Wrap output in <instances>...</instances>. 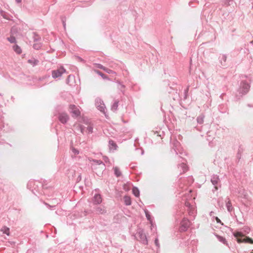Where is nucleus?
Instances as JSON below:
<instances>
[{
  "label": "nucleus",
  "instance_id": "obj_1",
  "mask_svg": "<svg viewBox=\"0 0 253 253\" xmlns=\"http://www.w3.org/2000/svg\"><path fill=\"white\" fill-rule=\"evenodd\" d=\"M250 88V85L247 81H242L236 95V100H239L243 96L249 92Z\"/></svg>",
  "mask_w": 253,
  "mask_h": 253
},
{
  "label": "nucleus",
  "instance_id": "obj_2",
  "mask_svg": "<svg viewBox=\"0 0 253 253\" xmlns=\"http://www.w3.org/2000/svg\"><path fill=\"white\" fill-rule=\"evenodd\" d=\"M137 240L139 241L142 244L147 245H148V240L145 234L144 233L143 230L139 229L137 233Z\"/></svg>",
  "mask_w": 253,
  "mask_h": 253
},
{
  "label": "nucleus",
  "instance_id": "obj_3",
  "mask_svg": "<svg viewBox=\"0 0 253 253\" xmlns=\"http://www.w3.org/2000/svg\"><path fill=\"white\" fill-rule=\"evenodd\" d=\"M66 72V69L61 66L56 70H52L51 71V76L53 79H56L60 77L63 73Z\"/></svg>",
  "mask_w": 253,
  "mask_h": 253
},
{
  "label": "nucleus",
  "instance_id": "obj_4",
  "mask_svg": "<svg viewBox=\"0 0 253 253\" xmlns=\"http://www.w3.org/2000/svg\"><path fill=\"white\" fill-rule=\"evenodd\" d=\"M211 181L214 186L215 191L218 189V186L220 187V180L218 175L213 174L211 177Z\"/></svg>",
  "mask_w": 253,
  "mask_h": 253
},
{
  "label": "nucleus",
  "instance_id": "obj_5",
  "mask_svg": "<svg viewBox=\"0 0 253 253\" xmlns=\"http://www.w3.org/2000/svg\"><path fill=\"white\" fill-rule=\"evenodd\" d=\"M189 226V220L186 218H184L182 221L181 222L179 230L180 232H185L187 230Z\"/></svg>",
  "mask_w": 253,
  "mask_h": 253
},
{
  "label": "nucleus",
  "instance_id": "obj_6",
  "mask_svg": "<svg viewBox=\"0 0 253 253\" xmlns=\"http://www.w3.org/2000/svg\"><path fill=\"white\" fill-rule=\"evenodd\" d=\"M95 105L97 108L103 113H105V106L103 101L99 98L95 100Z\"/></svg>",
  "mask_w": 253,
  "mask_h": 253
},
{
  "label": "nucleus",
  "instance_id": "obj_7",
  "mask_svg": "<svg viewBox=\"0 0 253 253\" xmlns=\"http://www.w3.org/2000/svg\"><path fill=\"white\" fill-rule=\"evenodd\" d=\"M69 111L72 114V117H77L80 116L81 113L79 109L75 105H70L69 106Z\"/></svg>",
  "mask_w": 253,
  "mask_h": 253
},
{
  "label": "nucleus",
  "instance_id": "obj_8",
  "mask_svg": "<svg viewBox=\"0 0 253 253\" xmlns=\"http://www.w3.org/2000/svg\"><path fill=\"white\" fill-rule=\"evenodd\" d=\"M58 118L61 123L65 124L68 121L69 117L66 113H60L58 114Z\"/></svg>",
  "mask_w": 253,
  "mask_h": 253
},
{
  "label": "nucleus",
  "instance_id": "obj_9",
  "mask_svg": "<svg viewBox=\"0 0 253 253\" xmlns=\"http://www.w3.org/2000/svg\"><path fill=\"white\" fill-rule=\"evenodd\" d=\"M94 211L97 214H103L106 213L105 207L102 205L97 206L94 208Z\"/></svg>",
  "mask_w": 253,
  "mask_h": 253
},
{
  "label": "nucleus",
  "instance_id": "obj_10",
  "mask_svg": "<svg viewBox=\"0 0 253 253\" xmlns=\"http://www.w3.org/2000/svg\"><path fill=\"white\" fill-rule=\"evenodd\" d=\"M102 201V198L101 195L99 193H95L92 198V202L94 205H99Z\"/></svg>",
  "mask_w": 253,
  "mask_h": 253
},
{
  "label": "nucleus",
  "instance_id": "obj_11",
  "mask_svg": "<svg viewBox=\"0 0 253 253\" xmlns=\"http://www.w3.org/2000/svg\"><path fill=\"white\" fill-rule=\"evenodd\" d=\"M238 243H249L251 244H253V240L249 237H246L244 239H238Z\"/></svg>",
  "mask_w": 253,
  "mask_h": 253
},
{
  "label": "nucleus",
  "instance_id": "obj_12",
  "mask_svg": "<svg viewBox=\"0 0 253 253\" xmlns=\"http://www.w3.org/2000/svg\"><path fill=\"white\" fill-rule=\"evenodd\" d=\"M178 168L180 169V174L185 172L188 169L187 165L183 162L180 164L178 165Z\"/></svg>",
  "mask_w": 253,
  "mask_h": 253
},
{
  "label": "nucleus",
  "instance_id": "obj_13",
  "mask_svg": "<svg viewBox=\"0 0 253 253\" xmlns=\"http://www.w3.org/2000/svg\"><path fill=\"white\" fill-rule=\"evenodd\" d=\"M219 59L221 65L223 66L226 65V62L227 60V56L225 54L220 55L219 57Z\"/></svg>",
  "mask_w": 253,
  "mask_h": 253
},
{
  "label": "nucleus",
  "instance_id": "obj_14",
  "mask_svg": "<svg viewBox=\"0 0 253 253\" xmlns=\"http://www.w3.org/2000/svg\"><path fill=\"white\" fill-rule=\"evenodd\" d=\"M173 146L174 147L173 148L176 154L177 155L178 152H179L180 143L178 141L175 140L174 141Z\"/></svg>",
  "mask_w": 253,
  "mask_h": 253
},
{
  "label": "nucleus",
  "instance_id": "obj_15",
  "mask_svg": "<svg viewBox=\"0 0 253 253\" xmlns=\"http://www.w3.org/2000/svg\"><path fill=\"white\" fill-rule=\"evenodd\" d=\"M119 102V101L118 100H115L114 101L113 103L111 105V109L112 111L116 112L117 110L118 107Z\"/></svg>",
  "mask_w": 253,
  "mask_h": 253
},
{
  "label": "nucleus",
  "instance_id": "obj_16",
  "mask_svg": "<svg viewBox=\"0 0 253 253\" xmlns=\"http://www.w3.org/2000/svg\"><path fill=\"white\" fill-rule=\"evenodd\" d=\"M205 115L203 114H201L199 116L197 117L196 120L197 122L199 125H202L203 124L204 122Z\"/></svg>",
  "mask_w": 253,
  "mask_h": 253
},
{
  "label": "nucleus",
  "instance_id": "obj_17",
  "mask_svg": "<svg viewBox=\"0 0 253 253\" xmlns=\"http://www.w3.org/2000/svg\"><path fill=\"white\" fill-rule=\"evenodd\" d=\"M227 200L228 201L226 203V207L227 208V211L229 212H231L233 210V208L229 199L227 198Z\"/></svg>",
  "mask_w": 253,
  "mask_h": 253
},
{
  "label": "nucleus",
  "instance_id": "obj_18",
  "mask_svg": "<svg viewBox=\"0 0 253 253\" xmlns=\"http://www.w3.org/2000/svg\"><path fill=\"white\" fill-rule=\"evenodd\" d=\"M93 162L96 164V165H99L101 166V170H103L105 169V165L103 162L101 160H93Z\"/></svg>",
  "mask_w": 253,
  "mask_h": 253
},
{
  "label": "nucleus",
  "instance_id": "obj_19",
  "mask_svg": "<svg viewBox=\"0 0 253 253\" xmlns=\"http://www.w3.org/2000/svg\"><path fill=\"white\" fill-rule=\"evenodd\" d=\"M124 202L126 206H129L131 204V198L129 196H125L124 197Z\"/></svg>",
  "mask_w": 253,
  "mask_h": 253
},
{
  "label": "nucleus",
  "instance_id": "obj_20",
  "mask_svg": "<svg viewBox=\"0 0 253 253\" xmlns=\"http://www.w3.org/2000/svg\"><path fill=\"white\" fill-rule=\"evenodd\" d=\"M13 49L18 54H20L22 53V49L21 47L17 44H15L13 46Z\"/></svg>",
  "mask_w": 253,
  "mask_h": 253
},
{
  "label": "nucleus",
  "instance_id": "obj_21",
  "mask_svg": "<svg viewBox=\"0 0 253 253\" xmlns=\"http://www.w3.org/2000/svg\"><path fill=\"white\" fill-rule=\"evenodd\" d=\"M28 62L33 65V66H35L37 65L38 63L39 62V60L38 59H36L35 58H32L30 59H29L28 60Z\"/></svg>",
  "mask_w": 253,
  "mask_h": 253
},
{
  "label": "nucleus",
  "instance_id": "obj_22",
  "mask_svg": "<svg viewBox=\"0 0 253 253\" xmlns=\"http://www.w3.org/2000/svg\"><path fill=\"white\" fill-rule=\"evenodd\" d=\"M234 236L237 238V241L238 239H242V237L244 236L243 234L241 232L236 231L233 233Z\"/></svg>",
  "mask_w": 253,
  "mask_h": 253
},
{
  "label": "nucleus",
  "instance_id": "obj_23",
  "mask_svg": "<svg viewBox=\"0 0 253 253\" xmlns=\"http://www.w3.org/2000/svg\"><path fill=\"white\" fill-rule=\"evenodd\" d=\"M94 71L96 74H97L98 75L100 76L103 79L109 80V78L106 75H105V74L102 73L100 71L97 70H94Z\"/></svg>",
  "mask_w": 253,
  "mask_h": 253
},
{
  "label": "nucleus",
  "instance_id": "obj_24",
  "mask_svg": "<svg viewBox=\"0 0 253 253\" xmlns=\"http://www.w3.org/2000/svg\"><path fill=\"white\" fill-rule=\"evenodd\" d=\"M109 147L110 149H116L117 146L113 140H110L109 141Z\"/></svg>",
  "mask_w": 253,
  "mask_h": 253
},
{
  "label": "nucleus",
  "instance_id": "obj_25",
  "mask_svg": "<svg viewBox=\"0 0 253 253\" xmlns=\"http://www.w3.org/2000/svg\"><path fill=\"white\" fill-rule=\"evenodd\" d=\"M233 0H223L222 5L224 6H229L232 4Z\"/></svg>",
  "mask_w": 253,
  "mask_h": 253
},
{
  "label": "nucleus",
  "instance_id": "obj_26",
  "mask_svg": "<svg viewBox=\"0 0 253 253\" xmlns=\"http://www.w3.org/2000/svg\"><path fill=\"white\" fill-rule=\"evenodd\" d=\"M132 193L135 197L139 196V190L137 187H133L132 189Z\"/></svg>",
  "mask_w": 253,
  "mask_h": 253
},
{
  "label": "nucleus",
  "instance_id": "obj_27",
  "mask_svg": "<svg viewBox=\"0 0 253 253\" xmlns=\"http://www.w3.org/2000/svg\"><path fill=\"white\" fill-rule=\"evenodd\" d=\"M1 231L3 232V233L5 234L8 236L9 235V228L4 226L1 228Z\"/></svg>",
  "mask_w": 253,
  "mask_h": 253
},
{
  "label": "nucleus",
  "instance_id": "obj_28",
  "mask_svg": "<svg viewBox=\"0 0 253 253\" xmlns=\"http://www.w3.org/2000/svg\"><path fill=\"white\" fill-rule=\"evenodd\" d=\"M217 239H218V240L220 242L222 243L224 245H228L227 242L225 238L220 236H217Z\"/></svg>",
  "mask_w": 253,
  "mask_h": 253
},
{
  "label": "nucleus",
  "instance_id": "obj_29",
  "mask_svg": "<svg viewBox=\"0 0 253 253\" xmlns=\"http://www.w3.org/2000/svg\"><path fill=\"white\" fill-rule=\"evenodd\" d=\"M93 132V126L91 125H88L87 127L86 128V133H92Z\"/></svg>",
  "mask_w": 253,
  "mask_h": 253
},
{
  "label": "nucleus",
  "instance_id": "obj_30",
  "mask_svg": "<svg viewBox=\"0 0 253 253\" xmlns=\"http://www.w3.org/2000/svg\"><path fill=\"white\" fill-rule=\"evenodd\" d=\"M7 40L10 42V43H15L16 42V38L14 36H10L9 37H8L7 38Z\"/></svg>",
  "mask_w": 253,
  "mask_h": 253
},
{
  "label": "nucleus",
  "instance_id": "obj_31",
  "mask_svg": "<svg viewBox=\"0 0 253 253\" xmlns=\"http://www.w3.org/2000/svg\"><path fill=\"white\" fill-rule=\"evenodd\" d=\"M114 170L117 177H119L121 175V172L117 167L114 168Z\"/></svg>",
  "mask_w": 253,
  "mask_h": 253
},
{
  "label": "nucleus",
  "instance_id": "obj_32",
  "mask_svg": "<svg viewBox=\"0 0 253 253\" xmlns=\"http://www.w3.org/2000/svg\"><path fill=\"white\" fill-rule=\"evenodd\" d=\"M117 83L118 84V88L121 90L122 92H124L123 88L125 87V85L123 84L120 82L118 81Z\"/></svg>",
  "mask_w": 253,
  "mask_h": 253
},
{
  "label": "nucleus",
  "instance_id": "obj_33",
  "mask_svg": "<svg viewBox=\"0 0 253 253\" xmlns=\"http://www.w3.org/2000/svg\"><path fill=\"white\" fill-rule=\"evenodd\" d=\"M42 46V44L41 43H34L33 44V48L35 49H37V50H38L39 49H40V48Z\"/></svg>",
  "mask_w": 253,
  "mask_h": 253
},
{
  "label": "nucleus",
  "instance_id": "obj_34",
  "mask_svg": "<svg viewBox=\"0 0 253 253\" xmlns=\"http://www.w3.org/2000/svg\"><path fill=\"white\" fill-rule=\"evenodd\" d=\"M104 71L108 74H113L116 75V73L115 71H114L110 69H108L106 67H105Z\"/></svg>",
  "mask_w": 253,
  "mask_h": 253
},
{
  "label": "nucleus",
  "instance_id": "obj_35",
  "mask_svg": "<svg viewBox=\"0 0 253 253\" xmlns=\"http://www.w3.org/2000/svg\"><path fill=\"white\" fill-rule=\"evenodd\" d=\"M79 129L83 134L86 132V128L83 125H80L79 126Z\"/></svg>",
  "mask_w": 253,
  "mask_h": 253
},
{
  "label": "nucleus",
  "instance_id": "obj_36",
  "mask_svg": "<svg viewBox=\"0 0 253 253\" xmlns=\"http://www.w3.org/2000/svg\"><path fill=\"white\" fill-rule=\"evenodd\" d=\"M33 38H34V41H39L40 39H41V38L40 37V36L36 34V33H34V37H33Z\"/></svg>",
  "mask_w": 253,
  "mask_h": 253
},
{
  "label": "nucleus",
  "instance_id": "obj_37",
  "mask_svg": "<svg viewBox=\"0 0 253 253\" xmlns=\"http://www.w3.org/2000/svg\"><path fill=\"white\" fill-rule=\"evenodd\" d=\"M96 67L97 68H98L99 69H102L104 71L105 67L103 66L101 64H99V63L96 64Z\"/></svg>",
  "mask_w": 253,
  "mask_h": 253
},
{
  "label": "nucleus",
  "instance_id": "obj_38",
  "mask_svg": "<svg viewBox=\"0 0 253 253\" xmlns=\"http://www.w3.org/2000/svg\"><path fill=\"white\" fill-rule=\"evenodd\" d=\"M72 151L75 155H78L79 154V151L75 149V148L73 147L72 148Z\"/></svg>",
  "mask_w": 253,
  "mask_h": 253
},
{
  "label": "nucleus",
  "instance_id": "obj_39",
  "mask_svg": "<svg viewBox=\"0 0 253 253\" xmlns=\"http://www.w3.org/2000/svg\"><path fill=\"white\" fill-rule=\"evenodd\" d=\"M1 16L6 19H9L7 15L3 11H1Z\"/></svg>",
  "mask_w": 253,
  "mask_h": 253
},
{
  "label": "nucleus",
  "instance_id": "obj_40",
  "mask_svg": "<svg viewBox=\"0 0 253 253\" xmlns=\"http://www.w3.org/2000/svg\"><path fill=\"white\" fill-rule=\"evenodd\" d=\"M146 216L148 220H150V215L148 213V211H145Z\"/></svg>",
  "mask_w": 253,
  "mask_h": 253
},
{
  "label": "nucleus",
  "instance_id": "obj_41",
  "mask_svg": "<svg viewBox=\"0 0 253 253\" xmlns=\"http://www.w3.org/2000/svg\"><path fill=\"white\" fill-rule=\"evenodd\" d=\"M185 206H186L187 208H188V209H191V208H191V205H190V204L189 202H185Z\"/></svg>",
  "mask_w": 253,
  "mask_h": 253
},
{
  "label": "nucleus",
  "instance_id": "obj_42",
  "mask_svg": "<svg viewBox=\"0 0 253 253\" xmlns=\"http://www.w3.org/2000/svg\"><path fill=\"white\" fill-rule=\"evenodd\" d=\"M43 204L46 206H47V208H48L49 209H51V208L52 207H54V206H50V205H49L48 204H47V203H45L44 202H43Z\"/></svg>",
  "mask_w": 253,
  "mask_h": 253
},
{
  "label": "nucleus",
  "instance_id": "obj_43",
  "mask_svg": "<svg viewBox=\"0 0 253 253\" xmlns=\"http://www.w3.org/2000/svg\"><path fill=\"white\" fill-rule=\"evenodd\" d=\"M250 231V228L249 227H246L244 228V232L246 233H248Z\"/></svg>",
  "mask_w": 253,
  "mask_h": 253
},
{
  "label": "nucleus",
  "instance_id": "obj_44",
  "mask_svg": "<svg viewBox=\"0 0 253 253\" xmlns=\"http://www.w3.org/2000/svg\"><path fill=\"white\" fill-rule=\"evenodd\" d=\"M71 77H72V76H71V75H69V76H68V78H67V79L66 80V83H67V84H69V82H70V81H69V80H70V78H71Z\"/></svg>",
  "mask_w": 253,
  "mask_h": 253
},
{
  "label": "nucleus",
  "instance_id": "obj_45",
  "mask_svg": "<svg viewBox=\"0 0 253 253\" xmlns=\"http://www.w3.org/2000/svg\"><path fill=\"white\" fill-rule=\"evenodd\" d=\"M194 213V209L193 208L190 209L189 211V214L192 215Z\"/></svg>",
  "mask_w": 253,
  "mask_h": 253
},
{
  "label": "nucleus",
  "instance_id": "obj_46",
  "mask_svg": "<svg viewBox=\"0 0 253 253\" xmlns=\"http://www.w3.org/2000/svg\"><path fill=\"white\" fill-rule=\"evenodd\" d=\"M155 244L156 246H157L158 247H159V241H158V239H155Z\"/></svg>",
  "mask_w": 253,
  "mask_h": 253
},
{
  "label": "nucleus",
  "instance_id": "obj_47",
  "mask_svg": "<svg viewBox=\"0 0 253 253\" xmlns=\"http://www.w3.org/2000/svg\"><path fill=\"white\" fill-rule=\"evenodd\" d=\"M241 156V151L240 150V149H239L238 152V153H237V157H238L239 158H240Z\"/></svg>",
  "mask_w": 253,
  "mask_h": 253
},
{
  "label": "nucleus",
  "instance_id": "obj_48",
  "mask_svg": "<svg viewBox=\"0 0 253 253\" xmlns=\"http://www.w3.org/2000/svg\"><path fill=\"white\" fill-rule=\"evenodd\" d=\"M103 160H104V161L106 163H107L108 161H109V159H108V158L107 157H106V156H104V157H103Z\"/></svg>",
  "mask_w": 253,
  "mask_h": 253
},
{
  "label": "nucleus",
  "instance_id": "obj_49",
  "mask_svg": "<svg viewBox=\"0 0 253 253\" xmlns=\"http://www.w3.org/2000/svg\"><path fill=\"white\" fill-rule=\"evenodd\" d=\"M188 87H187L184 91V93H185V96H186V94L188 91Z\"/></svg>",
  "mask_w": 253,
  "mask_h": 253
},
{
  "label": "nucleus",
  "instance_id": "obj_50",
  "mask_svg": "<svg viewBox=\"0 0 253 253\" xmlns=\"http://www.w3.org/2000/svg\"><path fill=\"white\" fill-rule=\"evenodd\" d=\"M16 0V2H17V3H21V1H22V0Z\"/></svg>",
  "mask_w": 253,
  "mask_h": 253
},
{
  "label": "nucleus",
  "instance_id": "obj_51",
  "mask_svg": "<svg viewBox=\"0 0 253 253\" xmlns=\"http://www.w3.org/2000/svg\"><path fill=\"white\" fill-rule=\"evenodd\" d=\"M216 221L218 223H220L221 222V221L220 220V219L218 218V217H216Z\"/></svg>",
  "mask_w": 253,
  "mask_h": 253
},
{
  "label": "nucleus",
  "instance_id": "obj_52",
  "mask_svg": "<svg viewBox=\"0 0 253 253\" xmlns=\"http://www.w3.org/2000/svg\"><path fill=\"white\" fill-rule=\"evenodd\" d=\"M178 158L179 159L183 160V159L181 157H179V156H178Z\"/></svg>",
  "mask_w": 253,
  "mask_h": 253
},
{
  "label": "nucleus",
  "instance_id": "obj_53",
  "mask_svg": "<svg viewBox=\"0 0 253 253\" xmlns=\"http://www.w3.org/2000/svg\"><path fill=\"white\" fill-rule=\"evenodd\" d=\"M189 178L192 181V182L193 181V178L192 177H189Z\"/></svg>",
  "mask_w": 253,
  "mask_h": 253
},
{
  "label": "nucleus",
  "instance_id": "obj_54",
  "mask_svg": "<svg viewBox=\"0 0 253 253\" xmlns=\"http://www.w3.org/2000/svg\"><path fill=\"white\" fill-rule=\"evenodd\" d=\"M251 43L253 45V41H252V42H251Z\"/></svg>",
  "mask_w": 253,
  "mask_h": 253
},
{
  "label": "nucleus",
  "instance_id": "obj_55",
  "mask_svg": "<svg viewBox=\"0 0 253 253\" xmlns=\"http://www.w3.org/2000/svg\"><path fill=\"white\" fill-rule=\"evenodd\" d=\"M93 169H96V168H95V166H93Z\"/></svg>",
  "mask_w": 253,
  "mask_h": 253
},
{
  "label": "nucleus",
  "instance_id": "obj_56",
  "mask_svg": "<svg viewBox=\"0 0 253 253\" xmlns=\"http://www.w3.org/2000/svg\"><path fill=\"white\" fill-rule=\"evenodd\" d=\"M223 95H224V94H221L220 97H222V96Z\"/></svg>",
  "mask_w": 253,
  "mask_h": 253
},
{
  "label": "nucleus",
  "instance_id": "obj_57",
  "mask_svg": "<svg viewBox=\"0 0 253 253\" xmlns=\"http://www.w3.org/2000/svg\"><path fill=\"white\" fill-rule=\"evenodd\" d=\"M195 128H197V129L199 130V129H198V128H197V127H196Z\"/></svg>",
  "mask_w": 253,
  "mask_h": 253
}]
</instances>
